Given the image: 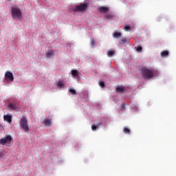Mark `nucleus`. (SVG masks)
<instances>
[{
    "label": "nucleus",
    "instance_id": "nucleus-1",
    "mask_svg": "<svg viewBox=\"0 0 176 176\" xmlns=\"http://www.w3.org/2000/svg\"><path fill=\"white\" fill-rule=\"evenodd\" d=\"M155 74H156V71L152 68L143 67L140 69V74L143 79H151L155 76Z\"/></svg>",
    "mask_w": 176,
    "mask_h": 176
},
{
    "label": "nucleus",
    "instance_id": "nucleus-2",
    "mask_svg": "<svg viewBox=\"0 0 176 176\" xmlns=\"http://www.w3.org/2000/svg\"><path fill=\"white\" fill-rule=\"evenodd\" d=\"M11 13L12 19H18V20H23V14L21 10L17 6H12L11 8Z\"/></svg>",
    "mask_w": 176,
    "mask_h": 176
},
{
    "label": "nucleus",
    "instance_id": "nucleus-3",
    "mask_svg": "<svg viewBox=\"0 0 176 176\" xmlns=\"http://www.w3.org/2000/svg\"><path fill=\"white\" fill-rule=\"evenodd\" d=\"M19 126L25 133L30 131V127H28V120L24 116L22 117L19 122Z\"/></svg>",
    "mask_w": 176,
    "mask_h": 176
},
{
    "label": "nucleus",
    "instance_id": "nucleus-4",
    "mask_svg": "<svg viewBox=\"0 0 176 176\" xmlns=\"http://www.w3.org/2000/svg\"><path fill=\"white\" fill-rule=\"evenodd\" d=\"M88 8L87 3H82L76 6L74 8V12H85V10H87Z\"/></svg>",
    "mask_w": 176,
    "mask_h": 176
},
{
    "label": "nucleus",
    "instance_id": "nucleus-5",
    "mask_svg": "<svg viewBox=\"0 0 176 176\" xmlns=\"http://www.w3.org/2000/svg\"><path fill=\"white\" fill-rule=\"evenodd\" d=\"M13 138H12V136L6 135L5 138L0 140V144L1 145H5L8 142H11Z\"/></svg>",
    "mask_w": 176,
    "mask_h": 176
},
{
    "label": "nucleus",
    "instance_id": "nucleus-6",
    "mask_svg": "<svg viewBox=\"0 0 176 176\" xmlns=\"http://www.w3.org/2000/svg\"><path fill=\"white\" fill-rule=\"evenodd\" d=\"M6 79H9L11 82L14 80V76H13V74L10 72H6L5 74Z\"/></svg>",
    "mask_w": 176,
    "mask_h": 176
},
{
    "label": "nucleus",
    "instance_id": "nucleus-7",
    "mask_svg": "<svg viewBox=\"0 0 176 176\" xmlns=\"http://www.w3.org/2000/svg\"><path fill=\"white\" fill-rule=\"evenodd\" d=\"M79 75H80L79 71L76 69L72 70V76H73V78H76V79H78V78H79Z\"/></svg>",
    "mask_w": 176,
    "mask_h": 176
},
{
    "label": "nucleus",
    "instance_id": "nucleus-8",
    "mask_svg": "<svg viewBox=\"0 0 176 176\" xmlns=\"http://www.w3.org/2000/svg\"><path fill=\"white\" fill-rule=\"evenodd\" d=\"M3 120L6 122H8V123H9V124H12V116H10V115H5L3 116Z\"/></svg>",
    "mask_w": 176,
    "mask_h": 176
},
{
    "label": "nucleus",
    "instance_id": "nucleus-9",
    "mask_svg": "<svg viewBox=\"0 0 176 176\" xmlns=\"http://www.w3.org/2000/svg\"><path fill=\"white\" fill-rule=\"evenodd\" d=\"M8 111H12V109H17V104L16 103H10L8 105Z\"/></svg>",
    "mask_w": 176,
    "mask_h": 176
},
{
    "label": "nucleus",
    "instance_id": "nucleus-10",
    "mask_svg": "<svg viewBox=\"0 0 176 176\" xmlns=\"http://www.w3.org/2000/svg\"><path fill=\"white\" fill-rule=\"evenodd\" d=\"M56 86L58 89H64V87L65 86V83L64 82V81L58 80L56 84Z\"/></svg>",
    "mask_w": 176,
    "mask_h": 176
},
{
    "label": "nucleus",
    "instance_id": "nucleus-11",
    "mask_svg": "<svg viewBox=\"0 0 176 176\" xmlns=\"http://www.w3.org/2000/svg\"><path fill=\"white\" fill-rule=\"evenodd\" d=\"M108 10H109V9L107 7L102 6L99 8L100 13H108Z\"/></svg>",
    "mask_w": 176,
    "mask_h": 176
},
{
    "label": "nucleus",
    "instance_id": "nucleus-12",
    "mask_svg": "<svg viewBox=\"0 0 176 176\" xmlns=\"http://www.w3.org/2000/svg\"><path fill=\"white\" fill-rule=\"evenodd\" d=\"M43 123L46 126V127H50L52 126V121L49 119H45Z\"/></svg>",
    "mask_w": 176,
    "mask_h": 176
},
{
    "label": "nucleus",
    "instance_id": "nucleus-13",
    "mask_svg": "<svg viewBox=\"0 0 176 176\" xmlns=\"http://www.w3.org/2000/svg\"><path fill=\"white\" fill-rule=\"evenodd\" d=\"M46 58H50L54 56V51H49L45 54Z\"/></svg>",
    "mask_w": 176,
    "mask_h": 176
},
{
    "label": "nucleus",
    "instance_id": "nucleus-14",
    "mask_svg": "<svg viewBox=\"0 0 176 176\" xmlns=\"http://www.w3.org/2000/svg\"><path fill=\"white\" fill-rule=\"evenodd\" d=\"M125 91H126V87H118L116 88L117 93H123Z\"/></svg>",
    "mask_w": 176,
    "mask_h": 176
},
{
    "label": "nucleus",
    "instance_id": "nucleus-15",
    "mask_svg": "<svg viewBox=\"0 0 176 176\" xmlns=\"http://www.w3.org/2000/svg\"><path fill=\"white\" fill-rule=\"evenodd\" d=\"M101 124H102L101 122L98 123L97 125L92 124V126H91L92 131H96V130H97L98 127L101 126Z\"/></svg>",
    "mask_w": 176,
    "mask_h": 176
},
{
    "label": "nucleus",
    "instance_id": "nucleus-16",
    "mask_svg": "<svg viewBox=\"0 0 176 176\" xmlns=\"http://www.w3.org/2000/svg\"><path fill=\"white\" fill-rule=\"evenodd\" d=\"M114 55H115V51L113 50L107 51V56L109 57H113Z\"/></svg>",
    "mask_w": 176,
    "mask_h": 176
},
{
    "label": "nucleus",
    "instance_id": "nucleus-17",
    "mask_svg": "<svg viewBox=\"0 0 176 176\" xmlns=\"http://www.w3.org/2000/svg\"><path fill=\"white\" fill-rule=\"evenodd\" d=\"M120 36H122V33L118 32L113 33V38H120Z\"/></svg>",
    "mask_w": 176,
    "mask_h": 176
},
{
    "label": "nucleus",
    "instance_id": "nucleus-18",
    "mask_svg": "<svg viewBox=\"0 0 176 176\" xmlns=\"http://www.w3.org/2000/svg\"><path fill=\"white\" fill-rule=\"evenodd\" d=\"M168 56V51H163L161 52V57H167Z\"/></svg>",
    "mask_w": 176,
    "mask_h": 176
},
{
    "label": "nucleus",
    "instance_id": "nucleus-19",
    "mask_svg": "<svg viewBox=\"0 0 176 176\" xmlns=\"http://www.w3.org/2000/svg\"><path fill=\"white\" fill-rule=\"evenodd\" d=\"M123 131H124V134H130V133H131L130 129H129V128H127V127H124Z\"/></svg>",
    "mask_w": 176,
    "mask_h": 176
},
{
    "label": "nucleus",
    "instance_id": "nucleus-20",
    "mask_svg": "<svg viewBox=\"0 0 176 176\" xmlns=\"http://www.w3.org/2000/svg\"><path fill=\"white\" fill-rule=\"evenodd\" d=\"M135 49H136V52H138V53H141V52H142V47L141 46H138V47H135Z\"/></svg>",
    "mask_w": 176,
    "mask_h": 176
},
{
    "label": "nucleus",
    "instance_id": "nucleus-21",
    "mask_svg": "<svg viewBox=\"0 0 176 176\" xmlns=\"http://www.w3.org/2000/svg\"><path fill=\"white\" fill-rule=\"evenodd\" d=\"M69 93H71L72 94H73V96H75L76 94V91L74 89H70L69 90Z\"/></svg>",
    "mask_w": 176,
    "mask_h": 176
},
{
    "label": "nucleus",
    "instance_id": "nucleus-22",
    "mask_svg": "<svg viewBox=\"0 0 176 176\" xmlns=\"http://www.w3.org/2000/svg\"><path fill=\"white\" fill-rule=\"evenodd\" d=\"M126 109V104H122L120 105V110L121 111H125Z\"/></svg>",
    "mask_w": 176,
    "mask_h": 176
},
{
    "label": "nucleus",
    "instance_id": "nucleus-23",
    "mask_svg": "<svg viewBox=\"0 0 176 176\" xmlns=\"http://www.w3.org/2000/svg\"><path fill=\"white\" fill-rule=\"evenodd\" d=\"M126 42H127V40L126 38H123L121 40V41L120 42V43L121 45H124V43H126Z\"/></svg>",
    "mask_w": 176,
    "mask_h": 176
},
{
    "label": "nucleus",
    "instance_id": "nucleus-24",
    "mask_svg": "<svg viewBox=\"0 0 176 176\" xmlns=\"http://www.w3.org/2000/svg\"><path fill=\"white\" fill-rule=\"evenodd\" d=\"M100 87H102V88L105 87V82H104V81H100Z\"/></svg>",
    "mask_w": 176,
    "mask_h": 176
},
{
    "label": "nucleus",
    "instance_id": "nucleus-25",
    "mask_svg": "<svg viewBox=\"0 0 176 176\" xmlns=\"http://www.w3.org/2000/svg\"><path fill=\"white\" fill-rule=\"evenodd\" d=\"M113 15L112 14L106 15V19H107L108 20H109V19H113Z\"/></svg>",
    "mask_w": 176,
    "mask_h": 176
},
{
    "label": "nucleus",
    "instance_id": "nucleus-26",
    "mask_svg": "<svg viewBox=\"0 0 176 176\" xmlns=\"http://www.w3.org/2000/svg\"><path fill=\"white\" fill-rule=\"evenodd\" d=\"M131 28L129 25L124 26L125 31H130Z\"/></svg>",
    "mask_w": 176,
    "mask_h": 176
},
{
    "label": "nucleus",
    "instance_id": "nucleus-27",
    "mask_svg": "<svg viewBox=\"0 0 176 176\" xmlns=\"http://www.w3.org/2000/svg\"><path fill=\"white\" fill-rule=\"evenodd\" d=\"M96 41H94V40H91V46H94V45H96Z\"/></svg>",
    "mask_w": 176,
    "mask_h": 176
},
{
    "label": "nucleus",
    "instance_id": "nucleus-28",
    "mask_svg": "<svg viewBox=\"0 0 176 176\" xmlns=\"http://www.w3.org/2000/svg\"><path fill=\"white\" fill-rule=\"evenodd\" d=\"M3 155H2V152H0V159L1 157H2Z\"/></svg>",
    "mask_w": 176,
    "mask_h": 176
}]
</instances>
